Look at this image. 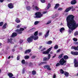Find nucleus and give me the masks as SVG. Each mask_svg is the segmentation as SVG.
<instances>
[{"label":"nucleus","mask_w":78,"mask_h":78,"mask_svg":"<svg viewBox=\"0 0 78 78\" xmlns=\"http://www.w3.org/2000/svg\"><path fill=\"white\" fill-rule=\"evenodd\" d=\"M31 50L28 49L25 51V53H30V52H31Z\"/></svg>","instance_id":"a211bd4d"},{"label":"nucleus","mask_w":78,"mask_h":78,"mask_svg":"<svg viewBox=\"0 0 78 78\" xmlns=\"http://www.w3.org/2000/svg\"><path fill=\"white\" fill-rule=\"evenodd\" d=\"M8 75L9 78H11L13 76V74L11 73H9L8 74Z\"/></svg>","instance_id":"dca6fc26"},{"label":"nucleus","mask_w":78,"mask_h":78,"mask_svg":"<svg viewBox=\"0 0 78 78\" xmlns=\"http://www.w3.org/2000/svg\"><path fill=\"white\" fill-rule=\"evenodd\" d=\"M35 30L36 29L35 28H33L30 30L29 31H30V32H33L34 31H35Z\"/></svg>","instance_id":"a878e982"},{"label":"nucleus","mask_w":78,"mask_h":78,"mask_svg":"<svg viewBox=\"0 0 78 78\" xmlns=\"http://www.w3.org/2000/svg\"><path fill=\"white\" fill-rule=\"evenodd\" d=\"M61 51V49H59L57 50V53H58V52H59V51Z\"/></svg>","instance_id":"8fccbe9b"},{"label":"nucleus","mask_w":78,"mask_h":78,"mask_svg":"<svg viewBox=\"0 0 78 78\" xmlns=\"http://www.w3.org/2000/svg\"><path fill=\"white\" fill-rule=\"evenodd\" d=\"M17 34L16 33H13L12 35V37H14L17 36Z\"/></svg>","instance_id":"2eb2a0df"},{"label":"nucleus","mask_w":78,"mask_h":78,"mask_svg":"<svg viewBox=\"0 0 78 78\" xmlns=\"http://www.w3.org/2000/svg\"><path fill=\"white\" fill-rule=\"evenodd\" d=\"M22 73H25V69H23V70Z\"/></svg>","instance_id":"3c124183"},{"label":"nucleus","mask_w":78,"mask_h":78,"mask_svg":"<svg viewBox=\"0 0 78 78\" xmlns=\"http://www.w3.org/2000/svg\"><path fill=\"white\" fill-rule=\"evenodd\" d=\"M60 63H58L56 64V67H58V66H60Z\"/></svg>","instance_id":"ea45409f"},{"label":"nucleus","mask_w":78,"mask_h":78,"mask_svg":"<svg viewBox=\"0 0 78 78\" xmlns=\"http://www.w3.org/2000/svg\"><path fill=\"white\" fill-rule=\"evenodd\" d=\"M35 8L36 10H39V8L36 6H35Z\"/></svg>","instance_id":"58836bf2"},{"label":"nucleus","mask_w":78,"mask_h":78,"mask_svg":"<svg viewBox=\"0 0 78 78\" xmlns=\"http://www.w3.org/2000/svg\"><path fill=\"white\" fill-rule=\"evenodd\" d=\"M41 1L42 3H45V0H41Z\"/></svg>","instance_id":"49530a36"},{"label":"nucleus","mask_w":78,"mask_h":78,"mask_svg":"<svg viewBox=\"0 0 78 78\" xmlns=\"http://www.w3.org/2000/svg\"><path fill=\"white\" fill-rule=\"evenodd\" d=\"M56 78V74H55L53 76V78Z\"/></svg>","instance_id":"4d7b16f0"},{"label":"nucleus","mask_w":78,"mask_h":78,"mask_svg":"<svg viewBox=\"0 0 78 78\" xmlns=\"http://www.w3.org/2000/svg\"><path fill=\"white\" fill-rule=\"evenodd\" d=\"M8 43H9L10 44H14V42H12V38H10V39H8Z\"/></svg>","instance_id":"1a4fd4ad"},{"label":"nucleus","mask_w":78,"mask_h":78,"mask_svg":"<svg viewBox=\"0 0 78 78\" xmlns=\"http://www.w3.org/2000/svg\"><path fill=\"white\" fill-rule=\"evenodd\" d=\"M75 16L71 15L68 16L66 18L67 26L69 29L73 30H75L78 26V24L76 23L75 21L74 20Z\"/></svg>","instance_id":"f257e3e1"},{"label":"nucleus","mask_w":78,"mask_h":78,"mask_svg":"<svg viewBox=\"0 0 78 78\" xmlns=\"http://www.w3.org/2000/svg\"><path fill=\"white\" fill-rule=\"evenodd\" d=\"M39 21H35L34 22V25H37V24H38V23H39Z\"/></svg>","instance_id":"c9c22d12"},{"label":"nucleus","mask_w":78,"mask_h":78,"mask_svg":"<svg viewBox=\"0 0 78 78\" xmlns=\"http://www.w3.org/2000/svg\"><path fill=\"white\" fill-rule=\"evenodd\" d=\"M38 34V31H37L35 32L34 34V35H32L30 37H28L27 39V41L29 43H30L32 42H33V39L34 41L37 40L39 39L38 36H37V35Z\"/></svg>","instance_id":"f03ea898"},{"label":"nucleus","mask_w":78,"mask_h":78,"mask_svg":"<svg viewBox=\"0 0 78 78\" xmlns=\"http://www.w3.org/2000/svg\"><path fill=\"white\" fill-rule=\"evenodd\" d=\"M55 17H56V16H55L53 15L52 16V19H54V18H55Z\"/></svg>","instance_id":"603ef678"},{"label":"nucleus","mask_w":78,"mask_h":78,"mask_svg":"<svg viewBox=\"0 0 78 78\" xmlns=\"http://www.w3.org/2000/svg\"><path fill=\"white\" fill-rule=\"evenodd\" d=\"M15 51V49H13L12 50V51H13V52H14V51Z\"/></svg>","instance_id":"e2e57ef3"},{"label":"nucleus","mask_w":78,"mask_h":78,"mask_svg":"<svg viewBox=\"0 0 78 78\" xmlns=\"http://www.w3.org/2000/svg\"><path fill=\"white\" fill-rule=\"evenodd\" d=\"M51 6V5L49 3L48 4V6L46 8V9H49V8Z\"/></svg>","instance_id":"4be33fe9"},{"label":"nucleus","mask_w":78,"mask_h":78,"mask_svg":"<svg viewBox=\"0 0 78 78\" xmlns=\"http://www.w3.org/2000/svg\"><path fill=\"white\" fill-rule=\"evenodd\" d=\"M3 1H4V0H0V2L2 3Z\"/></svg>","instance_id":"052dcab7"},{"label":"nucleus","mask_w":78,"mask_h":78,"mask_svg":"<svg viewBox=\"0 0 78 78\" xmlns=\"http://www.w3.org/2000/svg\"><path fill=\"white\" fill-rule=\"evenodd\" d=\"M62 8H59L58 9V11H62Z\"/></svg>","instance_id":"c03bdc74"},{"label":"nucleus","mask_w":78,"mask_h":78,"mask_svg":"<svg viewBox=\"0 0 78 78\" xmlns=\"http://www.w3.org/2000/svg\"><path fill=\"white\" fill-rule=\"evenodd\" d=\"M21 62L23 64H24L25 63V60H22Z\"/></svg>","instance_id":"f704fd0d"},{"label":"nucleus","mask_w":78,"mask_h":78,"mask_svg":"<svg viewBox=\"0 0 78 78\" xmlns=\"http://www.w3.org/2000/svg\"><path fill=\"white\" fill-rule=\"evenodd\" d=\"M73 40L74 41H78V40L76 38H74L73 39Z\"/></svg>","instance_id":"a19ab883"},{"label":"nucleus","mask_w":78,"mask_h":78,"mask_svg":"<svg viewBox=\"0 0 78 78\" xmlns=\"http://www.w3.org/2000/svg\"><path fill=\"white\" fill-rule=\"evenodd\" d=\"M76 35H78V31H76L74 33V35L76 36Z\"/></svg>","instance_id":"473e14b6"},{"label":"nucleus","mask_w":78,"mask_h":78,"mask_svg":"<svg viewBox=\"0 0 78 78\" xmlns=\"http://www.w3.org/2000/svg\"><path fill=\"white\" fill-rule=\"evenodd\" d=\"M59 4H57L55 5V6L54 8L55 9H57V8H58V7L59 6Z\"/></svg>","instance_id":"b1692460"},{"label":"nucleus","mask_w":78,"mask_h":78,"mask_svg":"<svg viewBox=\"0 0 78 78\" xmlns=\"http://www.w3.org/2000/svg\"><path fill=\"white\" fill-rule=\"evenodd\" d=\"M11 58V56H9L8 57V59H10Z\"/></svg>","instance_id":"338daca9"},{"label":"nucleus","mask_w":78,"mask_h":78,"mask_svg":"<svg viewBox=\"0 0 78 78\" xmlns=\"http://www.w3.org/2000/svg\"><path fill=\"white\" fill-rule=\"evenodd\" d=\"M64 30H65V29H64V27H62L60 28V31L61 33H62V31H64Z\"/></svg>","instance_id":"412c9836"},{"label":"nucleus","mask_w":78,"mask_h":78,"mask_svg":"<svg viewBox=\"0 0 78 78\" xmlns=\"http://www.w3.org/2000/svg\"><path fill=\"white\" fill-rule=\"evenodd\" d=\"M52 43V41H50L47 42V44H51Z\"/></svg>","instance_id":"c756f323"},{"label":"nucleus","mask_w":78,"mask_h":78,"mask_svg":"<svg viewBox=\"0 0 78 78\" xmlns=\"http://www.w3.org/2000/svg\"><path fill=\"white\" fill-rule=\"evenodd\" d=\"M24 30V28H20V30L17 29L16 30V32L18 34H21L22 33V31Z\"/></svg>","instance_id":"39448f33"},{"label":"nucleus","mask_w":78,"mask_h":78,"mask_svg":"<svg viewBox=\"0 0 78 78\" xmlns=\"http://www.w3.org/2000/svg\"><path fill=\"white\" fill-rule=\"evenodd\" d=\"M73 8V7H69L68 8L66 9L65 10V12H69L71 9Z\"/></svg>","instance_id":"ddd939ff"},{"label":"nucleus","mask_w":78,"mask_h":78,"mask_svg":"<svg viewBox=\"0 0 78 78\" xmlns=\"http://www.w3.org/2000/svg\"><path fill=\"white\" fill-rule=\"evenodd\" d=\"M50 32V30H48L47 32H46V34L45 35L44 37L46 38L47 37H48V34H49V32Z\"/></svg>","instance_id":"f3484780"},{"label":"nucleus","mask_w":78,"mask_h":78,"mask_svg":"<svg viewBox=\"0 0 78 78\" xmlns=\"http://www.w3.org/2000/svg\"><path fill=\"white\" fill-rule=\"evenodd\" d=\"M54 48H55V49H58V46L57 45H55Z\"/></svg>","instance_id":"7c9ffc66"},{"label":"nucleus","mask_w":78,"mask_h":78,"mask_svg":"<svg viewBox=\"0 0 78 78\" xmlns=\"http://www.w3.org/2000/svg\"><path fill=\"white\" fill-rule=\"evenodd\" d=\"M44 61H48V59L47 58H44Z\"/></svg>","instance_id":"e433bc0d"},{"label":"nucleus","mask_w":78,"mask_h":78,"mask_svg":"<svg viewBox=\"0 0 78 78\" xmlns=\"http://www.w3.org/2000/svg\"><path fill=\"white\" fill-rule=\"evenodd\" d=\"M63 58L65 59H67L69 58V57L67 55H65L64 56Z\"/></svg>","instance_id":"bb28decb"},{"label":"nucleus","mask_w":78,"mask_h":78,"mask_svg":"<svg viewBox=\"0 0 78 78\" xmlns=\"http://www.w3.org/2000/svg\"><path fill=\"white\" fill-rule=\"evenodd\" d=\"M42 33L41 32L39 33V36H42Z\"/></svg>","instance_id":"13d9d810"},{"label":"nucleus","mask_w":78,"mask_h":78,"mask_svg":"<svg viewBox=\"0 0 78 78\" xmlns=\"http://www.w3.org/2000/svg\"><path fill=\"white\" fill-rule=\"evenodd\" d=\"M47 13V12H43V14H46Z\"/></svg>","instance_id":"bf43d9fd"},{"label":"nucleus","mask_w":78,"mask_h":78,"mask_svg":"<svg viewBox=\"0 0 78 78\" xmlns=\"http://www.w3.org/2000/svg\"><path fill=\"white\" fill-rule=\"evenodd\" d=\"M74 67H78V61L77 59H75L74 60Z\"/></svg>","instance_id":"0eeeda50"},{"label":"nucleus","mask_w":78,"mask_h":78,"mask_svg":"<svg viewBox=\"0 0 78 78\" xmlns=\"http://www.w3.org/2000/svg\"><path fill=\"white\" fill-rule=\"evenodd\" d=\"M44 69H47V70H51V68H50V67L49 65H46L44 66Z\"/></svg>","instance_id":"6e6552de"},{"label":"nucleus","mask_w":78,"mask_h":78,"mask_svg":"<svg viewBox=\"0 0 78 78\" xmlns=\"http://www.w3.org/2000/svg\"><path fill=\"white\" fill-rule=\"evenodd\" d=\"M69 33H71V30H69Z\"/></svg>","instance_id":"69168bd1"},{"label":"nucleus","mask_w":78,"mask_h":78,"mask_svg":"<svg viewBox=\"0 0 78 78\" xmlns=\"http://www.w3.org/2000/svg\"><path fill=\"white\" fill-rule=\"evenodd\" d=\"M63 54H62L61 55H60L58 56L59 59H61V58H62V55H63Z\"/></svg>","instance_id":"cd10ccee"},{"label":"nucleus","mask_w":78,"mask_h":78,"mask_svg":"<svg viewBox=\"0 0 78 78\" xmlns=\"http://www.w3.org/2000/svg\"><path fill=\"white\" fill-rule=\"evenodd\" d=\"M74 44H75L76 45H78V42H74Z\"/></svg>","instance_id":"6e6d98bb"},{"label":"nucleus","mask_w":78,"mask_h":78,"mask_svg":"<svg viewBox=\"0 0 78 78\" xmlns=\"http://www.w3.org/2000/svg\"><path fill=\"white\" fill-rule=\"evenodd\" d=\"M3 25V22H1L0 23V26H2Z\"/></svg>","instance_id":"37998d69"},{"label":"nucleus","mask_w":78,"mask_h":78,"mask_svg":"<svg viewBox=\"0 0 78 78\" xmlns=\"http://www.w3.org/2000/svg\"><path fill=\"white\" fill-rule=\"evenodd\" d=\"M51 48H52V47L49 48L47 51H43V54H48L49 52L51 51Z\"/></svg>","instance_id":"423d86ee"},{"label":"nucleus","mask_w":78,"mask_h":78,"mask_svg":"<svg viewBox=\"0 0 78 78\" xmlns=\"http://www.w3.org/2000/svg\"><path fill=\"white\" fill-rule=\"evenodd\" d=\"M51 21H48V23H47L46 24L48 25V24H50V23H51Z\"/></svg>","instance_id":"79ce46f5"},{"label":"nucleus","mask_w":78,"mask_h":78,"mask_svg":"<svg viewBox=\"0 0 78 78\" xmlns=\"http://www.w3.org/2000/svg\"><path fill=\"white\" fill-rule=\"evenodd\" d=\"M32 75H35V74H36V72L35 71H33L32 72Z\"/></svg>","instance_id":"c85d7f7f"},{"label":"nucleus","mask_w":78,"mask_h":78,"mask_svg":"<svg viewBox=\"0 0 78 78\" xmlns=\"http://www.w3.org/2000/svg\"><path fill=\"white\" fill-rule=\"evenodd\" d=\"M20 59V58L19 57V56H18L17 58V60H19Z\"/></svg>","instance_id":"5fc2aeb1"},{"label":"nucleus","mask_w":78,"mask_h":78,"mask_svg":"<svg viewBox=\"0 0 78 78\" xmlns=\"http://www.w3.org/2000/svg\"><path fill=\"white\" fill-rule=\"evenodd\" d=\"M66 62V60H64V58H62L61 59L59 62V63L60 64V65H62V66H63L64 64H65Z\"/></svg>","instance_id":"20e7f679"},{"label":"nucleus","mask_w":78,"mask_h":78,"mask_svg":"<svg viewBox=\"0 0 78 78\" xmlns=\"http://www.w3.org/2000/svg\"><path fill=\"white\" fill-rule=\"evenodd\" d=\"M34 5H33L32 6V8H34Z\"/></svg>","instance_id":"0e129e2a"},{"label":"nucleus","mask_w":78,"mask_h":78,"mask_svg":"<svg viewBox=\"0 0 78 78\" xmlns=\"http://www.w3.org/2000/svg\"><path fill=\"white\" fill-rule=\"evenodd\" d=\"M35 15L36 16L34 17L35 18H41L43 15L41 12H38L35 13Z\"/></svg>","instance_id":"7ed1b4c3"},{"label":"nucleus","mask_w":78,"mask_h":78,"mask_svg":"<svg viewBox=\"0 0 78 78\" xmlns=\"http://www.w3.org/2000/svg\"><path fill=\"white\" fill-rule=\"evenodd\" d=\"M64 71H63V70L62 69H61L60 70V73H62V74H63V73H64Z\"/></svg>","instance_id":"2f4dec72"},{"label":"nucleus","mask_w":78,"mask_h":78,"mask_svg":"<svg viewBox=\"0 0 78 78\" xmlns=\"http://www.w3.org/2000/svg\"><path fill=\"white\" fill-rule=\"evenodd\" d=\"M30 58V57L28 55H26L25 56V58L27 59H28Z\"/></svg>","instance_id":"72a5a7b5"},{"label":"nucleus","mask_w":78,"mask_h":78,"mask_svg":"<svg viewBox=\"0 0 78 78\" xmlns=\"http://www.w3.org/2000/svg\"><path fill=\"white\" fill-rule=\"evenodd\" d=\"M71 49H74L75 50H78V46H72Z\"/></svg>","instance_id":"f8f14e48"},{"label":"nucleus","mask_w":78,"mask_h":78,"mask_svg":"<svg viewBox=\"0 0 78 78\" xmlns=\"http://www.w3.org/2000/svg\"><path fill=\"white\" fill-rule=\"evenodd\" d=\"M56 56V54H55L54 55V56H53L52 57V58H55Z\"/></svg>","instance_id":"09e8293b"},{"label":"nucleus","mask_w":78,"mask_h":78,"mask_svg":"<svg viewBox=\"0 0 78 78\" xmlns=\"http://www.w3.org/2000/svg\"><path fill=\"white\" fill-rule=\"evenodd\" d=\"M45 50V48H43V49H41V51H44V50Z\"/></svg>","instance_id":"864d4df0"},{"label":"nucleus","mask_w":78,"mask_h":78,"mask_svg":"<svg viewBox=\"0 0 78 78\" xmlns=\"http://www.w3.org/2000/svg\"><path fill=\"white\" fill-rule=\"evenodd\" d=\"M50 58H51V55H50V54H49L48 55V59H50Z\"/></svg>","instance_id":"4c0bfd02"},{"label":"nucleus","mask_w":78,"mask_h":78,"mask_svg":"<svg viewBox=\"0 0 78 78\" xmlns=\"http://www.w3.org/2000/svg\"><path fill=\"white\" fill-rule=\"evenodd\" d=\"M31 58H32V59H34V58H36V56H33L31 57Z\"/></svg>","instance_id":"de8ad7c7"},{"label":"nucleus","mask_w":78,"mask_h":78,"mask_svg":"<svg viewBox=\"0 0 78 78\" xmlns=\"http://www.w3.org/2000/svg\"><path fill=\"white\" fill-rule=\"evenodd\" d=\"M71 54L73 55H78V52H74L73 51H72L71 52Z\"/></svg>","instance_id":"9b49d317"},{"label":"nucleus","mask_w":78,"mask_h":78,"mask_svg":"<svg viewBox=\"0 0 78 78\" xmlns=\"http://www.w3.org/2000/svg\"><path fill=\"white\" fill-rule=\"evenodd\" d=\"M45 63L44 62H41L39 64V66H41V65H42V64H45Z\"/></svg>","instance_id":"a18cd8bd"},{"label":"nucleus","mask_w":78,"mask_h":78,"mask_svg":"<svg viewBox=\"0 0 78 78\" xmlns=\"http://www.w3.org/2000/svg\"><path fill=\"white\" fill-rule=\"evenodd\" d=\"M75 9H73L72 10V11H73L75 10Z\"/></svg>","instance_id":"774afa93"},{"label":"nucleus","mask_w":78,"mask_h":78,"mask_svg":"<svg viewBox=\"0 0 78 78\" xmlns=\"http://www.w3.org/2000/svg\"><path fill=\"white\" fill-rule=\"evenodd\" d=\"M76 2H77L76 0H73L71 1V4L72 5H75L76 3Z\"/></svg>","instance_id":"4468645a"},{"label":"nucleus","mask_w":78,"mask_h":78,"mask_svg":"<svg viewBox=\"0 0 78 78\" xmlns=\"http://www.w3.org/2000/svg\"><path fill=\"white\" fill-rule=\"evenodd\" d=\"M64 74L67 77L69 76V73L66 72H65L64 73Z\"/></svg>","instance_id":"aec40b11"},{"label":"nucleus","mask_w":78,"mask_h":78,"mask_svg":"<svg viewBox=\"0 0 78 78\" xmlns=\"http://www.w3.org/2000/svg\"><path fill=\"white\" fill-rule=\"evenodd\" d=\"M26 9L27 11H30L31 10V8L30 6H27L26 7Z\"/></svg>","instance_id":"6ab92c4d"},{"label":"nucleus","mask_w":78,"mask_h":78,"mask_svg":"<svg viewBox=\"0 0 78 78\" xmlns=\"http://www.w3.org/2000/svg\"><path fill=\"white\" fill-rule=\"evenodd\" d=\"M15 21L16 23H19L20 22V21L19 20V18H16L15 20Z\"/></svg>","instance_id":"5701e85b"},{"label":"nucleus","mask_w":78,"mask_h":78,"mask_svg":"<svg viewBox=\"0 0 78 78\" xmlns=\"http://www.w3.org/2000/svg\"><path fill=\"white\" fill-rule=\"evenodd\" d=\"M7 25V24H6V23H5L3 26L2 27V29H5L6 27V26Z\"/></svg>","instance_id":"393cba45"},{"label":"nucleus","mask_w":78,"mask_h":78,"mask_svg":"<svg viewBox=\"0 0 78 78\" xmlns=\"http://www.w3.org/2000/svg\"><path fill=\"white\" fill-rule=\"evenodd\" d=\"M8 6L10 9H12V8H14V6L12 5V4L10 3L8 4Z\"/></svg>","instance_id":"9d476101"},{"label":"nucleus","mask_w":78,"mask_h":78,"mask_svg":"<svg viewBox=\"0 0 78 78\" xmlns=\"http://www.w3.org/2000/svg\"><path fill=\"white\" fill-rule=\"evenodd\" d=\"M20 27V25H18L17 26V28H19V27Z\"/></svg>","instance_id":"680f3d73"}]
</instances>
